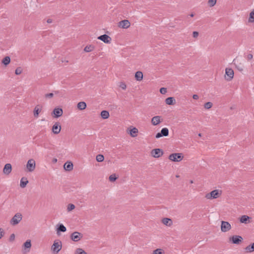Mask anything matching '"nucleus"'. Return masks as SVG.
<instances>
[{
	"label": "nucleus",
	"mask_w": 254,
	"mask_h": 254,
	"mask_svg": "<svg viewBox=\"0 0 254 254\" xmlns=\"http://www.w3.org/2000/svg\"><path fill=\"white\" fill-rule=\"evenodd\" d=\"M222 194V190H215L210 193L206 194L205 197L207 199H216L219 197Z\"/></svg>",
	"instance_id": "obj_1"
},
{
	"label": "nucleus",
	"mask_w": 254,
	"mask_h": 254,
	"mask_svg": "<svg viewBox=\"0 0 254 254\" xmlns=\"http://www.w3.org/2000/svg\"><path fill=\"white\" fill-rule=\"evenodd\" d=\"M62 248V242L60 241H55L52 246L51 250L54 254H57L61 251Z\"/></svg>",
	"instance_id": "obj_2"
},
{
	"label": "nucleus",
	"mask_w": 254,
	"mask_h": 254,
	"mask_svg": "<svg viewBox=\"0 0 254 254\" xmlns=\"http://www.w3.org/2000/svg\"><path fill=\"white\" fill-rule=\"evenodd\" d=\"M22 216L20 213H16L14 216L12 218L10 221L11 225L13 226L16 225L18 224L22 220Z\"/></svg>",
	"instance_id": "obj_3"
},
{
	"label": "nucleus",
	"mask_w": 254,
	"mask_h": 254,
	"mask_svg": "<svg viewBox=\"0 0 254 254\" xmlns=\"http://www.w3.org/2000/svg\"><path fill=\"white\" fill-rule=\"evenodd\" d=\"M184 156L182 153H172L169 156V159L172 161L179 162L183 159Z\"/></svg>",
	"instance_id": "obj_4"
},
{
	"label": "nucleus",
	"mask_w": 254,
	"mask_h": 254,
	"mask_svg": "<svg viewBox=\"0 0 254 254\" xmlns=\"http://www.w3.org/2000/svg\"><path fill=\"white\" fill-rule=\"evenodd\" d=\"M234 71L231 68H226L225 78L226 80L230 81L232 80L234 77Z\"/></svg>",
	"instance_id": "obj_5"
},
{
	"label": "nucleus",
	"mask_w": 254,
	"mask_h": 254,
	"mask_svg": "<svg viewBox=\"0 0 254 254\" xmlns=\"http://www.w3.org/2000/svg\"><path fill=\"white\" fill-rule=\"evenodd\" d=\"M36 167V163L34 159H29L26 164V168L28 172H33Z\"/></svg>",
	"instance_id": "obj_6"
},
{
	"label": "nucleus",
	"mask_w": 254,
	"mask_h": 254,
	"mask_svg": "<svg viewBox=\"0 0 254 254\" xmlns=\"http://www.w3.org/2000/svg\"><path fill=\"white\" fill-rule=\"evenodd\" d=\"M231 229V224L227 221H222L221 230L222 232H227Z\"/></svg>",
	"instance_id": "obj_7"
},
{
	"label": "nucleus",
	"mask_w": 254,
	"mask_h": 254,
	"mask_svg": "<svg viewBox=\"0 0 254 254\" xmlns=\"http://www.w3.org/2000/svg\"><path fill=\"white\" fill-rule=\"evenodd\" d=\"M151 154L154 158H159L163 155V152L162 149L156 148L151 150Z\"/></svg>",
	"instance_id": "obj_8"
},
{
	"label": "nucleus",
	"mask_w": 254,
	"mask_h": 254,
	"mask_svg": "<svg viewBox=\"0 0 254 254\" xmlns=\"http://www.w3.org/2000/svg\"><path fill=\"white\" fill-rule=\"evenodd\" d=\"M82 237V234L78 232H74L70 235L71 239L74 242H78Z\"/></svg>",
	"instance_id": "obj_9"
},
{
	"label": "nucleus",
	"mask_w": 254,
	"mask_h": 254,
	"mask_svg": "<svg viewBox=\"0 0 254 254\" xmlns=\"http://www.w3.org/2000/svg\"><path fill=\"white\" fill-rule=\"evenodd\" d=\"M130 26V22L127 19H125L120 21L118 23V26L124 29H127Z\"/></svg>",
	"instance_id": "obj_10"
},
{
	"label": "nucleus",
	"mask_w": 254,
	"mask_h": 254,
	"mask_svg": "<svg viewBox=\"0 0 254 254\" xmlns=\"http://www.w3.org/2000/svg\"><path fill=\"white\" fill-rule=\"evenodd\" d=\"M169 135V129L167 127L163 128L160 132L156 134V138H159L162 136H167Z\"/></svg>",
	"instance_id": "obj_11"
},
{
	"label": "nucleus",
	"mask_w": 254,
	"mask_h": 254,
	"mask_svg": "<svg viewBox=\"0 0 254 254\" xmlns=\"http://www.w3.org/2000/svg\"><path fill=\"white\" fill-rule=\"evenodd\" d=\"M243 240V238L241 236L234 235L230 238V241L234 244H239Z\"/></svg>",
	"instance_id": "obj_12"
},
{
	"label": "nucleus",
	"mask_w": 254,
	"mask_h": 254,
	"mask_svg": "<svg viewBox=\"0 0 254 254\" xmlns=\"http://www.w3.org/2000/svg\"><path fill=\"white\" fill-rule=\"evenodd\" d=\"M98 39L101 40L106 44H110L112 41L111 38L106 34H104L99 36L98 37Z\"/></svg>",
	"instance_id": "obj_13"
},
{
	"label": "nucleus",
	"mask_w": 254,
	"mask_h": 254,
	"mask_svg": "<svg viewBox=\"0 0 254 254\" xmlns=\"http://www.w3.org/2000/svg\"><path fill=\"white\" fill-rule=\"evenodd\" d=\"M52 131L55 134L59 133L61 130V126L59 122H56L52 127Z\"/></svg>",
	"instance_id": "obj_14"
},
{
	"label": "nucleus",
	"mask_w": 254,
	"mask_h": 254,
	"mask_svg": "<svg viewBox=\"0 0 254 254\" xmlns=\"http://www.w3.org/2000/svg\"><path fill=\"white\" fill-rule=\"evenodd\" d=\"M53 113L54 115V117L58 118L62 116L63 111L62 108H56L54 109Z\"/></svg>",
	"instance_id": "obj_15"
},
{
	"label": "nucleus",
	"mask_w": 254,
	"mask_h": 254,
	"mask_svg": "<svg viewBox=\"0 0 254 254\" xmlns=\"http://www.w3.org/2000/svg\"><path fill=\"white\" fill-rule=\"evenodd\" d=\"M12 170L11 165L9 163L6 164L3 169V172L4 174H9Z\"/></svg>",
	"instance_id": "obj_16"
},
{
	"label": "nucleus",
	"mask_w": 254,
	"mask_h": 254,
	"mask_svg": "<svg viewBox=\"0 0 254 254\" xmlns=\"http://www.w3.org/2000/svg\"><path fill=\"white\" fill-rule=\"evenodd\" d=\"M161 117L159 116H156L153 117L151 119V123L153 126H156L159 124L161 122Z\"/></svg>",
	"instance_id": "obj_17"
},
{
	"label": "nucleus",
	"mask_w": 254,
	"mask_h": 254,
	"mask_svg": "<svg viewBox=\"0 0 254 254\" xmlns=\"http://www.w3.org/2000/svg\"><path fill=\"white\" fill-rule=\"evenodd\" d=\"M162 223L165 226L170 227L173 225V221L169 218H164L162 219Z\"/></svg>",
	"instance_id": "obj_18"
},
{
	"label": "nucleus",
	"mask_w": 254,
	"mask_h": 254,
	"mask_svg": "<svg viewBox=\"0 0 254 254\" xmlns=\"http://www.w3.org/2000/svg\"><path fill=\"white\" fill-rule=\"evenodd\" d=\"M23 247L25 250V253L29 252L31 247V240H27L23 244Z\"/></svg>",
	"instance_id": "obj_19"
},
{
	"label": "nucleus",
	"mask_w": 254,
	"mask_h": 254,
	"mask_svg": "<svg viewBox=\"0 0 254 254\" xmlns=\"http://www.w3.org/2000/svg\"><path fill=\"white\" fill-rule=\"evenodd\" d=\"M28 183V181L27 179L25 177H22L20 180V186L22 188H24L26 187Z\"/></svg>",
	"instance_id": "obj_20"
},
{
	"label": "nucleus",
	"mask_w": 254,
	"mask_h": 254,
	"mask_svg": "<svg viewBox=\"0 0 254 254\" xmlns=\"http://www.w3.org/2000/svg\"><path fill=\"white\" fill-rule=\"evenodd\" d=\"M57 234L59 232H65L66 231V227L62 224H59L57 225Z\"/></svg>",
	"instance_id": "obj_21"
},
{
	"label": "nucleus",
	"mask_w": 254,
	"mask_h": 254,
	"mask_svg": "<svg viewBox=\"0 0 254 254\" xmlns=\"http://www.w3.org/2000/svg\"><path fill=\"white\" fill-rule=\"evenodd\" d=\"M176 101L174 97H170L166 99L165 103L169 105H173L175 104Z\"/></svg>",
	"instance_id": "obj_22"
},
{
	"label": "nucleus",
	"mask_w": 254,
	"mask_h": 254,
	"mask_svg": "<svg viewBox=\"0 0 254 254\" xmlns=\"http://www.w3.org/2000/svg\"><path fill=\"white\" fill-rule=\"evenodd\" d=\"M143 73L140 71H138L135 73V78L137 81H140L143 79Z\"/></svg>",
	"instance_id": "obj_23"
},
{
	"label": "nucleus",
	"mask_w": 254,
	"mask_h": 254,
	"mask_svg": "<svg viewBox=\"0 0 254 254\" xmlns=\"http://www.w3.org/2000/svg\"><path fill=\"white\" fill-rule=\"evenodd\" d=\"M64 169L66 171H71L73 169V164L70 162H66L64 165Z\"/></svg>",
	"instance_id": "obj_24"
},
{
	"label": "nucleus",
	"mask_w": 254,
	"mask_h": 254,
	"mask_svg": "<svg viewBox=\"0 0 254 254\" xmlns=\"http://www.w3.org/2000/svg\"><path fill=\"white\" fill-rule=\"evenodd\" d=\"M41 111V107L39 105L36 106L34 109V116L36 118H38L39 114Z\"/></svg>",
	"instance_id": "obj_25"
},
{
	"label": "nucleus",
	"mask_w": 254,
	"mask_h": 254,
	"mask_svg": "<svg viewBox=\"0 0 254 254\" xmlns=\"http://www.w3.org/2000/svg\"><path fill=\"white\" fill-rule=\"evenodd\" d=\"M246 253H252L254 251V243L250 245L245 248Z\"/></svg>",
	"instance_id": "obj_26"
},
{
	"label": "nucleus",
	"mask_w": 254,
	"mask_h": 254,
	"mask_svg": "<svg viewBox=\"0 0 254 254\" xmlns=\"http://www.w3.org/2000/svg\"><path fill=\"white\" fill-rule=\"evenodd\" d=\"M77 106L79 110H82L86 108V104L85 102H80L77 104Z\"/></svg>",
	"instance_id": "obj_27"
},
{
	"label": "nucleus",
	"mask_w": 254,
	"mask_h": 254,
	"mask_svg": "<svg viewBox=\"0 0 254 254\" xmlns=\"http://www.w3.org/2000/svg\"><path fill=\"white\" fill-rule=\"evenodd\" d=\"M138 129L136 127H133L130 130V135L131 136L134 137L137 135Z\"/></svg>",
	"instance_id": "obj_28"
},
{
	"label": "nucleus",
	"mask_w": 254,
	"mask_h": 254,
	"mask_svg": "<svg viewBox=\"0 0 254 254\" xmlns=\"http://www.w3.org/2000/svg\"><path fill=\"white\" fill-rule=\"evenodd\" d=\"M101 116L103 119H107L109 117L110 114L108 111L104 110L101 112Z\"/></svg>",
	"instance_id": "obj_29"
},
{
	"label": "nucleus",
	"mask_w": 254,
	"mask_h": 254,
	"mask_svg": "<svg viewBox=\"0 0 254 254\" xmlns=\"http://www.w3.org/2000/svg\"><path fill=\"white\" fill-rule=\"evenodd\" d=\"M250 217L247 215H243L241 217L240 221L241 223L246 224L248 223V221L250 219Z\"/></svg>",
	"instance_id": "obj_30"
},
{
	"label": "nucleus",
	"mask_w": 254,
	"mask_h": 254,
	"mask_svg": "<svg viewBox=\"0 0 254 254\" xmlns=\"http://www.w3.org/2000/svg\"><path fill=\"white\" fill-rule=\"evenodd\" d=\"M10 58L9 57L6 56L4 57L2 61V63L4 64L5 65H7L10 63Z\"/></svg>",
	"instance_id": "obj_31"
},
{
	"label": "nucleus",
	"mask_w": 254,
	"mask_h": 254,
	"mask_svg": "<svg viewBox=\"0 0 254 254\" xmlns=\"http://www.w3.org/2000/svg\"><path fill=\"white\" fill-rule=\"evenodd\" d=\"M249 22L251 23L254 22V9H253L250 13Z\"/></svg>",
	"instance_id": "obj_32"
},
{
	"label": "nucleus",
	"mask_w": 254,
	"mask_h": 254,
	"mask_svg": "<svg viewBox=\"0 0 254 254\" xmlns=\"http://www.w3.org/2000/svg\"><path fill=\"white\" fill-rule=\"evenodd\" d=\"M93 50L94 47L91 45L86 46L84 49V51L85 52H90L92 51Z\"/></svg>",
	"instance_id": "obj_33"
},
{
	"label": "nucleus",
	"mask_w": 254,
	"mask_h": 254,
	"mask_svg": "<svg viewBox=\"0 0 254 254\" xmlns=\"http://www.w3.org/2000/svg\"><path fill=\"white\" fill-rule=\"evenodd\" d=\"M96 159L97 162H101L104 161V157L102 154H98L96 156Z\"/></svg>",
	"instance_id": "obj_34"
},
{
	"label": "nucleus",
	"mask_w": 254,
	"mask_h": 254,
	"mask_svg": "<svg viewBox=\"0 0 254 254\" xmlns=\"http://www.w3.org/2000/svg\"><path fill=\"white\" fill-rule=\"evenodd\" d=\"M75 254H87V253L82 249L78 248L75 250Z\"/></svg>",
	"instance_id": "obj_35"
},
{
	"label": "nucleus",
	"mask_w": 254,
	"mask_h": 254,
	"mask_svg": "<svg viewBox=\"0 0 254 254\" xmlns=\"http://www.w3.org/2000/svg\"><path fill=\"white\" fill-rule=\"evenodd\" d=\"M212 103L211 102H208L204 104V107L206 109H209L212 107Z\"/></svg>",
	"instance_id": "obj_36"
},
{
	"label": "nucleus",
	"mask_w": 254,
	"mask_h": 254,
	"mask_svg": "<svg viewBox=\"0 0 254 254\" xmlns=\"http://www.w3.org/2000/svg\"><path fill=\"white\" fill-rule=\"evenodd\" d=\"M216 1L217 0H209L208 1V4L209 6L212 7L215 5Z\"/></svg>",
	"instance_id": "obj_37"
},
{
	"label": "nucleus",
	"mask_w": 254,
	"mask_h": 254,
	"mask_svg": "<svg viewBox=\"0 0 254 254\" xmlns=\"http://www.w3.org/2000/svg\"><path fill=\"white\" fill-rule=\"evenodd\" d=\"M163 250L161 249H157L153 251V254H162Z\"/></svg>",
	"instance_id": "obj_38"
},
{
	"label": "nucleus",
	"mask_w": 254,
	"mask_h": 254,
	"mask_svg": "<svg viewBox=\"0 0 254 254\" xmlns=\"http://www.w3.org/2000/svg\"><path fill=\"white\" fill-rule=\"evenodd\" d=\"M117 179V178L116 177L115 174H112L110 175L109 178L110 181L111 182H114Z\"/></svg>",
	"instance_id": "obj_39"
},
{
	"label": "nucleus",
	"mask_w": 254,
	"mask_h": 254,
	"mask_svg": "<svg viewBox=\"0 0 254 254\" xmlns=\"http://www.w3.org/2000/svg\"><path fill=\"white\" fill-rule=\"evenodd\" d=\"M75 208V205L73 204H69L67 206V209L68 211H70Z\"/></svg>",
	"instance_id": "obj_40"
},
{
	"label": "nucleus",
	"mask_w": 254,
	"mask_h": 254,
	"mask_svg": "<svg viewBox=\"0 0 254 254\" xmlns=\"http://www.w3.org/2000/svg\"><path fill=\"white\" fill-rule=\"evenodd\" d=\"M22 70L20 67H17L15 71V73L16 75H19L22 73Z\"/></svg>",
	"instance_id": "obj_41"
},
{
	"label": "nucleus",
	"mask_w": 254,
	"mask_h": 254,
	"mask_svg": "<svg viewBox=\"0 0 254 254\" xmlns=\"http://www.w3.org/2000/svg\"><path fill=\"white\" fill-rule=\"evenodd\" d=\"M119 86H120V87H121L123 90H125L126 89V88H127L126 84L124 82H120Z\"/></svg>",
	"instance_id": "obj_42"
},
{
	"label": "nucleus",
	"mask_w": 254,
	"mask_h": 254,
	"mask_svg": "<svg viewBox=\"0 0 254 254\" xmlns=\"http://www.w3.org/2000/svg\"><path fill=\"white\" fill-rule=\"evenodd\" d=\"M160 92L161 94H165L167 92V88L165 87H162L160 89Z\"/></svg>",
	"instance_id": "obj_43"
},
{
	"label": "nucleus",
	"mask_w": 254,
	"mask_h": 254,
	"mask_svg": "<svg viewBox=\"0 0 254 254\" xmlns=\"http://www.w3.org/2000/svg\"><path fill=\"white\" fill-rule=\"evenodd\" d=\"M4 235V231L2 228H0V239H1Z\"/></svg>",
	"instance_id": "obj_44"
},
{
	"label": "nucleus",
	"mask_w": 254,
	"mask_h": 254,
	"mask_svg": "<svg viewBox=\"0 0 254 254\" xmlns=\"http://www.w3.org/2000/svg\"><path fill=\"white\" fill-rule=\"evenodd\" d=\"M15 239V235L14 234H12L9 237V241L12 242Z\"/></svg>",
	"instance_id": "obj_45"
},
{
	"label": "nucleus",
	"mask_w": 254,
	"mask_h": 254,
	"mask_svg": "<svg viewBox=\"0 0 254 254\" xmlns=\"http://www.w3.org/2000/svg\"><path fill=\"white\" fill-rule=\"evenodd\" d=\"M198 32L197 31H193L192 33V36L193 38H197L198 36Z\"/></svg>",
	"instance_id": "obj_46"
},
{
	"label": "nucleus",
	"mask_w": 254,
	"mask_h": 254,
	"mask_svg": "<svg viewBox=\"0 0 254 254\" xmlns=\"http://www.w3.org/2000/svg\"><path fill=\"white\" fill-rule=\"evenodd\" d=\"M253 55L251 54L248 55L247 56V59L248 61L251 60L253 59Z\"/></svg>",
	"instance_id": "obj_47"
},
{
	"label": "nucleus",
	"mask_w": 254,
	"mask_h": 254,
	"mask_svg": "<svg viewBox=\"0 0 254 254\" xmlns=\"http://www.w3.org/2000/svg\"><path fill=\"white\" fill-rule=\"evenodd\" d=\"M53 95H54V94L52 93H50L46 94L45 95V97L50 98L53 97Z\"/></svg>",
	"instance_id": "obj_48"
},
{
	"label": "nucleus",
	"mask_w": 254,
	"mask_h": 254,
	"mask_svg": "<svg viewBox=\"0 0 254 254\" xmlns=\"http://www.w3.org/2000/svg\"><path fill=\"white\" fill-rule=\"evenodd\" d=\"M192 98L193 99L197 100L198 99L199 97L197 94H194L192 96Z\"/></svg>",
	"instance_id": "obj_49"
},
{
	"label": "nucleus",
	"mask_w": 254,
	"mask_h": 254,
	"mask_svg": "<svg viewBox=\"0 0 254 254\" xmlns=\"http://www.w3.org/2000/svg\"><path fill=\"white\" fill-rule=\"evenodd\" d=\"M236 66L238 68V69L240 71H242L243 69L242 67H239L238 66H237V65H236Z\"/></svg>",
	"instance_id": "obj_50"
},
{
	"label": "nucleus",
	"mask_w": 254,
	"mask_h": 254,
	"mask_svg": "<svg viewBox=\"0 0 254 254\" xmlns=\"http://www.w3.org/2000/svg\"><path fill=\"white\" fill-rule=\"evenodd\" d=\"M47 23H51L52 22V20L51 19H48L47 21Z\"/></svg>",
	"instance_id": "obj_51"
},
{
	"label": "nucleus",
	"mask_w": 254,
	"mask_h": 254,
	"mask_svg": "<svg viewBox=\"0 0 254 254\" xmlns=\"http://www.w3.org/2000/svg\"><path fill=\"white\" fill-rule=\"evenodd\" d=\"M190 17H193L194 16V14L193 13H191L190 14Z\"/></svg>",
	"instance_id": "obj_52"
},
{
	"label": "nucleus",
	"mask_w": 254,
	"mask_h": 254,
	"mask_svg": "<svg viewBox=\"0 0 254 254\" xmlns=\"http://www.w3.org/2000/svg\"><path fill=\"white\" fill-rule=\"evenodd\" d=\"M235 60H234L233 61V63L235 64Z\"/></svg>",
	"instance_id": "obj_53"
},
{
	"label": "nucleus",
	"mask_w": 254,
	"mask_h": 254,
	"mask_svg": "<svg viewBox=\"0 0 254 254\" xmlns=\"http://www.w3.org/2000/svg\"><path fill=\"white\" fill-rule=\"evenodd\" d=\"M198 136H200V137H201V133H199L198 134Z\"/></svg>",
	"instance_id": "obj_54"
},
{
	"label": "nucleus",
	"mask_w": 254,
	"mask_h": 254,
	"mask_svg": "<svg viewBox=\"0 0 254 254\" xmlns=\"http://www.w3.org/2000/svg\"><path fill=\"white\" fill-rule=\"evenodd\" d=\"M54 161L55 162H57V159H55L54 160Z\"/></svg>",
	"instance_id": "obj_55"
},
{
	"label": "nucleus",
	"mask_w": 254,
	"mask_h": 254,
	"mask_svg": "<svg viewBox=\"0 0 254 254\" xmlns=\"http://www.w3.org/2000/svg\"><path fill=\"white\" fill-rule=\"evenodd\" d=\"M190 183L191 184H192V183H193V181H192V180H191V181H190Z\"/></svg>",
	"instance_id": "obj_56"
}]
</instances>
